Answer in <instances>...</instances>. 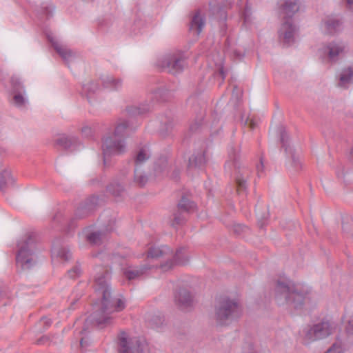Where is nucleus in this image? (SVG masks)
Returning <instances> with one entry per match:
<instances>
[{
	"instance_id": "nucleus-1",
	"label": "nucleus",
	"mask_w": 353,
	"mask_h": 353,
	"mask_svg": "<svg viewBox=\"0 0 353 353\" xmlns=\"http://www.w3.org/2000/svg\"><path fill=\"white\" fill-rule=\"evenodd\" d=\"M110 279V273L104 272L99 273L95 277L94 288L102 300L100 305L96 304V311L92 314L91 320L99 326H105L110 323L112 314L116 312H120L125 307V301L123 299H111L108 281Z\"/></svg>"
},
{
	"instance_id": "nucleus-2",
	"label": "nucleus",
	"mask_w": 353,
	"mask_h": 353,
	"mask_svg": "<svg viewBox=\"0 0 353 353\" xmlns=\"http://www.w3.org/2000/svg\"><path fill=\"white\" fill-rule=\"evenodd\" d=\"M273 296L279 305L302 309L311 289L305 284L296 283L285 273H279L274 281Z\"/></svg>"
},
{
	"instance_id": "nucleus-3",
	"label": "nucleus",
	"mask_w": 353,
	"mask_h": 353,
	"mask_svg": "<svg viewBox=\"0 0 353 353\" xmlns=\"http://www.w3.org/2000/svg\"><path fill=\"white\" fill-rule=\"evenodd\" d=\"M16 261L19 265H34L43 262V257L34 249L35 236L33 233H27L17 243Z\"/></svg>"
},
{
	"instance_id": "nucleus-4",
	"label": "nucleus",
	"mask_w": 353,
	"mask_h": 353,
	"mask_svg": "<svg viewBox=\"0 0 353 353\" xmlns=\"http://www.w3.org/2000/svg\"><path fill=\"white\" fill-rule=\"evenodd\" d=\"M242 314L239 303L232 299L224 297L216 303L214 309L215 319L218 324L226 325L238 319Z\"/></svg>"
},
{
	"instance_id": "nucleus-5",
	"label": "nucleus",
	"mask_w": 353,
	"mask_h": 353,
	"mask_svg": "<svg viewBox=\"0 0 353 353\" xmlns=\"http://www.w3.org/2000/svg\"><path fill=\"white\" fill-rule=\"evenodd\" d=\"M103 164L108 165V158L114 155H122L127 152L128 145L124 138L108 134L103 137L101 144Z\"/></svg>"
},
{
	"instance_id": "nucleus-6",
	"label": "nucleus",
	"mask_w": 353,
	"mask_h": 353,
	"mask_svg": "<svg viewBox=\"0 0 353 353\" xmlns=\"http://www.w3.org/2000/svg\"><path fill=\"white\" fill-rule=\"evenodd\" d=\"M230 161L225 164V168L230 169L232 165L235 169V181L238 193L244 192L247 189V180L250 176V170L246 167L240 166L239 162V150L232 148L229 152Z\"/></svg>"
},
{
	"instance_id": "nucleus-7",
	"label": "nucleus",
	"mask_w": 353,
	"mask_h": 353,
	"mask_svg": "<svg viewBox=\"0 0 353 353\" xmlns=\"http://www.w3.org/2000/svg\"><path fill=\"white\" fill-rule=\"evenodd\" d=\"M185 65V57L181 52L168 54L160 61L161 67L173 74L181 72Z\"/></svg>"
},
{
	"instance_id": "nucleus-8",
	"label": "nucleus",
	"mask_w": 353,
	"mask_h": 353,
	"mask_svg": "<svg viewBox=\"0 0 353 353\" xmlns=\"http://www.w3.org/2000/svg\"><path fill=\"white\" fill-rule=\"evenodd\" d=\"M152 157V151L148 143H140L134 150V170L141 171Z\"/></svg>"
},
{
	"instance_id": "nucleus-9",
	"label": "nucleus",
	"mask_w": 353,
	"mask_h": 353,
	"mask_svg": "<svg viewBox=\"0 0 353 353\" xmlns=\"http://www.w3.org/2000/svg\"><path fill=\"white\" fill-rule=\"evenodd\" d=\"M331 334V326L329 322L322 321L307 328L305 332V339L310 341L326 338Z\"/></svg>"
},
{
	"instance_id": "nucleus-10",
	"label": "nucleus",
	"mask_w": 353,
	"mask_h": 353,
	"mask_svg": "<svg viewBox=\"0 0 353 353\" xmlns=\"http://www.w3.org/2000/svg\"><path fill=\"white\" fill-rule=\"evenodd\" d=\"M297 28L290 19H283L278 30L279 39L284 44L290 46L294 42V35Z\"/></svg>"
},
{
	"instance_id": "nucleus-11",
	"label": "nucleus",
	"mask_w": 353,
	"mask_h": 353,
	"mask_svg": "<svg viewBox=\"0 0 353 353\" xmlns=\"http://www.w3.org/2000/svg\"><path fill=\"white\" fill-rule=\"evenodd\" d=\"M345 45L341 41L332 42L319 50L320 57L327 61H336L340 54L343 53Z\"/></svg>"
},
{
	"instance_id": "nucleus-12",
	"label": "nucleus",
	"mask_w": 353,
	"mask_h": 353,
	"mask_svg": "<svg viewBox=\"0 0 353 353\" xmlns=\"http://www.w3.org/2000/svg\"><path fill=\"white\" fill-rule=\"evenodd\" d=\"M278 6L279 14L283 19H292L294 14L299 10V0H280Z\"/></svg>"
},
{
	"instance_id": "nucleus-13",
	"label": "nucleus",
	"mask_w": 353,
	"mask_h": 353,
	"mask_svg": "<svg viewBox=\"0 0 353 353\" xmlns=\"http://www.w3.org/2000/svg\"><path fill=\"white\" fill-rule=\"evenodd\" d=\"M127 172L121 170L119 174V179L113 181L109 184L106 190L114 197H123L125 194V178Z\"/></svg>"
},
{
	"instance_id": "nucleus-14",
	"label": "nucleus",
	"mask_w": 353,
	"mask_h": 353,
	"mask_svg": "<svg viewBox=\"0 0 353 353\" xmlns=\"http://www.w3.org/2000/svg\"><path fill=\"white\" fill-rule=\"evenodd\" d=\"M48 39L52 44L55 51L59 54V55L62 58V59L65 63H68L74 59V53L65 45L62 44L56 39H54L52 36L50 35H48Z\"/></svg>"
},
{
	"instance_id": "nucleus-15",
	"label": "nucleus",
	"mask_w": 353,
	"mask_h": 353,
	"mask_svg": "<svg viewBox=\"0 0 353 353\" xmlns=\"http://www.w3.org/2000/svg\"><path fill=\"white\" fill-rule=\"evenodd\" d=\"M99 204V197L92 196L87 199L76 210V219H81L88 216Z\"/></svg>"
},
{
	"instance_id": "nucleus-16",
	"label": "nucleus",
	"mask_w": 353,
	"mask_h": 353,
	"mask_svg": "<svg viewBox=\"0 0 353 353\" xmlns=\"http://www.w3.org/2000/svg\"><path fill=\"white\" fill-rule=\"evenodd\" d=\"M174 302L181 310H186L192 305L193 296L188 289L181 288L174 294Z\"/></svg>"
},
{
	"instance_id": "nucleus-17",
	"label": "nucleus",
	"mask_w": 353,
	"mask_h": 353,
	"mask_svg": "<svg viewBox=\"0 0 353 353\" xmlns=\"http://www.w3.org/2000/svg\"><path fill=\"white\" fill-rule=\"evenodd\" d=\"M172 254V250L166 245L151 246L148 249L146 252L147 259L155 260L161 258H166L169 261L170 255Z\"/></svg>"
},
{
	"instance_id": "nucleus-18",
	"label": "nucleus",
	"mask_w": 353,
	"mask_h": 353,
	"mask_svg": "<svg viewBox=\"0 0 353 353\" xmlns=\"http://www.w3.org/2000/svg\"><path fill=\"white\" fill-rule=\"evenodd\" d=\"M279 132L282 147L284 148L285 152L290 155L292 160V165L295 169H299L301 167L299 157L295 154L294 151L291 148V147L288 143V137L285 128L283 126H281L279 128Z\"/></svg>"
},
{
	"instance_id": "nucleus-19",
	"label": "nucleus",
	"mask_w": 353,
	"mask_h": 353,
	"mask_svg": "<svg viewBox=\"0 0 353 353\" xmlns=\"http://www.w3.org/2000/svg\"><path fill=\"white\" fill-rule=\"evenodd\" d=\"M353 83V63L341 69L338 75L337 86L346 89Z\"/></svg>"
},
{
	"instance_id": "nucleus-20",
	"label": "nucleus",
	"mask_w": 353,
	"mask_h": 353,
	"mask_svg": "<svg viewBox=\"0 0 353 353\" xmlns=\"http://www.w3.org/2000/svg\"><path fill=\"white\" fill-rule=\"evenodd\" d=\"M112 226H108L101 229L89 232L86 234V240L92 245H100L107 237L109 232L112 230Z\"/></svg>"
},
{
	"instance_id": "nucleus-21",
	"label": "nucleus",
	"mask_w": 353,
	"mask_h": 353,
	"mask_svg": "<svg viewBox=\"0 0 353 353\" xmlns=\"http://www.w3.org/2000/svg\"><path fill=\"white\" fill-rule=\"evenodd\" d=\"M191 261V256L184 248H180L174 253L170 255V265H185Z\"/></svg>"
},
{
	"instance_id": "nucleus-22",
	"label": "nucleus",
	"mask_w": 353,
	"mask_h": 353,
	"mask_svg": "<svg viewBox=\"0 0 353 353\" xmlns=\"http://www.w3.org/2000/svg\"><path fill=\"white\" fill-rule=\"evenodd\" d=\"M118 353H132V342L130 334L121 332L118 336Z\"/></svg>"
},
{
	"instance_id": "nucleus-23",
	"label": "nucleus",
	"mask_w": 353,
	"mask_h": 353,
	"mask_svg": "<svg viewBox=\"0 0 353 353\" xmlns=\"http://www.w3.org/2000/svg\"><path fill=\"white\" fill-rule=\"evenodd\" d=\"M52 255V258L59 259L61 263H68L72 257L69 249L64 246H59L58 243H53Z\"/></svg>"
},
{
	"instance_id": "nucleus-24",
	"label": "nucleus",
	"mask_w": 353,
	"mask_h": 353,
	"mask_svg": "<svg viewBox=\"0 0 353 353\" xmlns=\"http://www.w3.org/2000/svg\"><path fill=\"white\" fill-rule=\"evenodd\" d=\"M137 269H134V279L143 274L150 272H165L170 271L172 266H136Z\"/></svg>"
},
{
	"instance_id": "nucleus-25",
	"label": "nucleus",
	"mask_w": 353,
	"mask_h": 353,
	"mask_svg": "<svg viewBox=\"0 0 353 353\" xmlns=\"http://www.w3.org/2000/svg\"><path fill=\"white\" fill-rule=\"evenodd\" d=\"M205 26V20L199 13L196 12L192 17L190 23V31L196 36H199Z\"/></svg>"
},
{
	"instance_id": "nucleus-26",
	"label": "nucleus",
	"mask_w": 353,
	"mask_h": 353,
	"mask_svg": "<svg viewBox=\"0 0 353 353\" xmlns=\"http://www.w3.org/2000/svg\"><path fill=\"white\" fill-rule=\"evenodd\" d=\"M55 143L64 149H69L76 147L79 143V140L75 136L62 134L56 139Z\"/></svg>"
},
{
	"instance_id": "nucleus-27",
	"label": "nucleus",
	"mask_w": 353,
	"mask_h": 353,
	"mask_svg": "<svg viewBox=\"0 0 353 353\" xmlns=\"http://www.w3.org/2000/svg\"><path fill=\"white\" fill-rule=\"evenodd\" d=\"M145 320L156 327H159L165 323L164 316L158 311L150 312L145 314Z\"/></svg>"
},
{
	"instance_id": "nucleus-28",
	"label": "nucleus",
	"mask_w": 353,
	"mask_h": 353,
	"mask_svg": "<svg viewBox=\"0 0 353 353\" xmlns=\"http://www.w3.org/2000/svg\"><path fill=\"white\" fill-rule=\"evenodd\" d=\"M325 32L328 34H334L341 29V22L336 18L329 17L324 21Z\"/></svg>"
},
{
	"instance_id": "nucleus-29",
	"label": "nucleus",
	"mask_w": 353,
	"mask_h": 353,
	"mask_svg": "<svg viewBox=\"0 0 353 353\" xmlns=\"http://www.w3.org/2000/svg\"><path fill=\"white\" fill-rule=\"evenodd\" d=\"M12 96L11 103L18 108H25L28 103L26 92H12Z\"/></svg>"
},
{
	"instance_id": "nucleus-30",
	"label": "nucleus",
	"mask_w": 353,
	"mask_h": 353,
	"mask_svg": "<svg viewBox=\"0 0 353 353\" xmlns=\"http://www.w3.org/2000/svg\"><path fill=\"white\" fill-rule=\"evenodd\" d=\"M130 130V121L123 120L120 121L116 126L113 135L124 138L125 140L126 139V137L129 134V132Z\"/></svg>"
},
{
	"instance_id": "nucleus-31",
	"label": "nucleus",
	"mask_w": 353,
	"mask_h": 353,
	"mask_svg": "<svg viewBox=\"0 0 353 353\" xmlns=\"http://www.w3.org/2000/svg\"><path fill=\"white\" fill-rule=\"evenodd\" d=\"M206 159L205 157L204 151L199 152L196 154H192L189 159L188 167L190 168H201L205 163Z\"/></svg>"
},
{
	"instance_id": "nucleus-32",
	"label": "nucleus",
	"mask_w": 353,
	"mask_h": 353,
	"mask_svg": "<svg viewBox=\"0 0 353 353\" xmlns=\"http://www.w3.org/2000/svg\"><path fill=\"white\" fill-rule=\"evenodd\" d=\"M101 79L104 87L112 90H118L122 85L120 79H115L110 75H103L101 77Z\"/></svg>"
},
{
	"instance_id": "nucleus-33",
	"label": "nucleus",
	"mask_w": 353,
	"mask_h": 353,
	"mask_svg": "<svg viewBox=\"0 0 353 353\" xmlns=\"http://www.w3.org/2000/svg\"><path fill=\"white\" fill-rule=\"evenodd\" d=\"M161 132L163 135H167L174 128L175 121L171 117H164L161 119Z\"/></svg>"
},
{
	"instance_id": "nucleus-34",
	"label": "nucleus",
	"mask_w": 353,
	"mask_h": 353,
	"mask_svg": "<svg viewBox=\"0 0 353 353\" xmlns=\"http://www.w3.org/2000/svg\"><path fill=\"white\" fill-rule=\"evenodd\" d=\"M14 179L10 170L5 168L0 172V190H3L9 184H12Z\"/></svg>"
},
{
	"instance_id": "nucleus-35",
	"label": "nucleus",
	"mask_w": 353,
	"mask_h": 353,
	"mask_svg": "<svg viewBox=\"0 0 353 353\" xmlns=\"http://www.w3.org/2000/svg\"><path fill=\"white\" fill-rule=\"evenodd\" d=\"M151 110V105L148 103H140L134 106V119L141 118Z\"/></svg>"
},
{
	"instance_id": "nucleus-36",
	"label": "nucleus",
	"mask_w": 353,
	"mask_h": 353,
	"mask_svg": "<svg viewBox=\"0 0 353 353\" xmlns=\"http://www.w3.org/2000/svg\"><path fill=\"white\" fill-rule=\"evenodd\" d=\"M11 93L12 92H24L25 87L21 79L17 75H13L10 79Z\"/></svg>"
},
{
	"instance_id": "nucleus-37",
	"label": "nucleus",
	"mask_w": 353,
	"mask_h": 353,
	"mask_svg": "<svg viewBox=\"0 0 353 353\" xmlns=\"http://www.w3.org/2000/svg\"><path fill=\"white\" fill-rule=\"evenodd\" d=\"M148 345L144 338H138L134 341V353H148Z\"/></svg>"
},
{
	"instance_id": "nucleus-38",
	"label": "nucleus",
	"mask_w": 353,
	"mask_h": 353,
	"mask_svg": "<svg viewBox=\"0 0 353 353\" xmlns=\"http://www.w3.org/2000/svg\"><path fill=\"white\" fill-rule=\"evenodd\" d=\"M148 180V175L144 172V168L141 171H135L134 170V182L137 183L140 187L144 186Z\"/></svg>"
},
{
	"instance_id": "nucleus-39",
	"label": "nucleus",
	"mask_w": 353,
	"mask_h": 353,
	"mask_svg": "<svg viewBox=\"0 0 353 353\" xmlns=\"http://www.w3.org/2000/svg\"><path fill=\"white\" fill-rule=\"evenodd\" d=\"M342 230L343 233L351 234L353 230L352 218L349 215L342 217Z\"/></svg>"
},
{
	"instance_id": "nucleus-40",
	"label": "nucleus",
	"mask_w": 353,
	"mask_h": 353,
	"mask_svg": "<svg viewBox=\"0 0 353 353\" xmlns=\"http://www.w3.org/2000/svg\"><path fill=\"white\" fill-rule=\"evenodd\" d=\"M194 207V204L193 202L190 201L185 196H182L181 199L178 203V209L179 210L188 212Z\"/></svg>"
},
{
	"instance_id": "nucleus-41",
	"label": "nucleus",
	"mask_w": 353,
	"mask_h": 353,
	"mask_svg": "<svg viewBox=\"0 0 353 353\" xmlns=\"http://www.w3.org/2000/svg\"><path fill=\"white\" fill-rule=\"evenodd\" d=\"M185 212L177 210L173 213V218L170 220V225L173 228L181 225L185 221L183 213Z\"/></svg>"
},
{
	"instance_id": "nucleus-42",
	"label": "nucleus",
	"mask_w": 353,
	"mask_h": 353,
	"mask_svg": "<svg viewBox=\"0 0 353 353\" xmlns=\"http://www.w3.org/2000/svg\"><path fill=\"white\" fill-rule=\"evenodd\" d=\"M99 89V85L94 81H90L83 85V91L87 94H92Z\"/></svg>"
},
{
	"instance_id": "nucleus-43",
	"label": "nucleus",
	"mask_w": 353,
	"mask_h": 353,
	"mask_svg": "<svg viewBox=\"0 0 353 353\" xmlns=\"http://www.w3.org/2000/svg\"><path fill=\"white\" fill-rule=\"evenodd\" d=\"M54 10V8L52 5L43 3L41 6L40 10L38 11V14H45L47 18H49L52 15Z\"/></svg>"
},
{
	"instance_id": "nucleus-44",
	"label": "nucleus",
	"mask_w": 353,
	"mask_h": 353,
	"mask_svg": "<svg viewBox=\"0 0 353 353\" xmlns=\"http://www.w3.org/2000/svg\"><path fill=\"white\" fill-rule=\"evenodd\" d=\"M203 116L196 119L192 123L190 124L189 130L192 133L198 132L202 127Z\"/></svg>"
},
{
	"instance_id": "nucleus-45",
	"label": "nucleus",
	"mask_w": 353,
	"mask_h": 353,
	"mask_svg": "<svg viewBox=\"0 0 353 353\" xmlns=\"http://www.w3.org/2000/svg\"><path fill=\"white\" fill-rule=\"evenodd\" d=\"M325 353H343V348L340 344L334 343Z\"/></svg>"
},
{
	"instance_id": "nucleus-46",
	"label": "nucleus",
	"mask_w": 353,
	"mask_h": 353,
	"mask_svg": "<svg viewBox=\"0 0 353 353\" xmlns=\"http://www.w3.org/2000/svg\"><path fill=\"white\" fill-rule=\"evenodd\" d=\"M247 230L248 228L245 225L241 224H234L233 226V232L237 235H241Z\"/></svg>"
},
{
	"instance_id": "nucleus-47",
	"label": "nucleus",
	"mask_w": 353,
	"mask_h": 353,
	"mask_svg": "<svg viewBox=\"0 0 353 353\" xmlns=\"http://www.w3.org/2000/svg\"><path fill=\"white\" fill-rule=\"evenodd\" d=\"M251 10L246 7L243 14V22L245 24H248L250 22Z\"/></svg>"
},
{
	"instance_id": "nucleus-48",
	"label": "nucleus",
	"mask_w": 353,
	"mask_h": 353,
	"mask_svg": "<svg viewBox=\"0 0 353 353\" xmlns=\"http://www.w3.org/2000/svg\"><path fill=\"white\" fill-rule=\"evenodd\" d=\"M81 132L85 137H89L92 134V130L91 127L88 125H84L81 128Z\"/></svg>"
},
{
	"instance_id": "nucleus-49",
	"label": "nucleus",
	"mask_w": 353,
	"mask_h": 353,
	"mask_svg": "<svg viewBox=\"0 0 353 353\" xmlns=\"http://www.w3.org/2000/svg\"><path fill=\"white\" fill-rule=\"evenodd\" d=\"M80 269L77 266H74L70 270H69L68 274L70 277L74 278L76 276L80 274Z\"/></svg>"
},
{
	"instance_id": "nucleus-50",
	"label": "nucleus",
	"mask_w": 353,
	"mask_h": 353,
	"mask_svg": "<svg viewBox=\"0 0 353 353\" xmlns=\"http://www.w3.org/2000/svg\"><path fill=\"white\" fill-rule=\"evenodd\" d=\"M256 173H257L258 176L261 177V174L263 172V169H264V165H263V162L262 159H260V163L258 165H256Z\"/></svg>"
},
{
	"instance_id": "nucleus-51",
	"label": "nucleus",
	"mask_w": 353,
	"mask_h": 353,
	"mask_svg": "<svg viewBox=\"0 0 353 353\" xmlns=\"http://www.w3.org/2000/svg\"><path fill=\"white\" fill-rule=\"evenodd\" d=\"M346 330L349 334H353V319L349 321Z\"/></svg>"
},
{
	"instance_id": "nucleus-52",
	"label": "nucleus",
	"mask_w": 353,
	"mask_h": 353,
	"mask_svg": "<svg viewBox=\"0 0 353 353\" xmlns=\"http://www.w3.org/2000/svg\"><path fill=\"white\" fill-rule=\"evenodd\" d=\"M125 276L129 280L131 281L132 279V272L130 270H125L123 272Z\"/></svg>"
},
{
	"instance_id": "nucleus-53",
	"label": "nucleus",
	"mask_w": 353,
	"mask_h": 353,
	"mask_svg": "<svg viewBox=\"0 0 353 353\" xmlns=\"http://www.w3.org/2000/svg\"><path fill=\"white\" fill-rule=\"evenodd\" d=\"M245 124L246 125H248L249 127L251 128V129H254L255 127H256V123L255 122H254L252 120H250V119H247L245 121Z\"/></svg>"
},
{
	"instance_id": "nucleus-54",
	"label": "nucleus",
	"mask_w": 353,
	"mask_h": 353,
	"mask_svg": "<svg viewBox=\"0 0 353 353\" xmlns=\"http://www.w3.org/2000/svg\"><path fill=\"white\" fill-rule=\"evenodd\" d=\"M41 321L46 324L47 326H49L50 324H51V321L50 319H48V318H43L42 319Z\"/></svg>"
},
{
	"instance_id": "nucleus-55",
	"label": "nucleus",
	"mask_w": 353,
	"mask_h": 353,
	"mask_svg": "<svg viewBox=\"0 0 353 353\" xmlns=\"http://www.w3.org/2000/svg\"><path fill=\"white\" fill-rule=\"evenodd\" d=\"M347 3L350 8H353V0H347Z\"/></svg>"
},
{
	"instance_id": "nucleus-56",
	"label": "nucleus",
	"mask_w": 353,
	"mask_h": 353,
	"mask_svg": "<svg viewBox=\"0 0 353 353\" xmlns=\"http://www.w3.org/2000/svg\"><path fill=\"white\" fill-rule=\"evenodd\" d=\"M112 257V263H117V258H119V256L118 255H117V254H114Z\"/></svg>"
},
{
	"instance_id": "nucleus-57",
	"label": "nucleus",
	"mask_w": 353,
	"mask_h": 353,
	"mask_svg": "<svg viewBox=\"0 0 353 353\" xmlns=\"http://www.w3.org/2000/svg\"><path fill=\"white\" fill-rule=\"evenodd\" d=\"M164 91H165L164 89H159L156 92V94H161Z\"/></svg>"
},
{
	"instance_id": "nucleus-58",
	"label": "nucleus",
	"mask_w": 353,
	"mask_h": 353,
	"mask_svg": "<svg viewBox=\"0 0 353 353\" xmlns=\"http://www.w3.org/2000/svg\"><path fill=\"white\" fill-rule=\"evenodd\" d=\"M220 74L222 75L223 79L225 78L224 72L223 68L220 69Z\"/></svg>"
},
{
	"instance_id": "nucleus-59",
	"label": "nucleus",
	"mask_w": 353,
	"mask_h": 353,
	"mask_svg": "<svg viewBox=\"0 0 353 353\" xmlns=\"http://www.w3.org/2000/svg\"><path fill=\"white\" fill-rule=\"evenodd\" d=\"M236 91H238V90H237V87H236V86H234V89H233V91H232V95H233V96L234 95V94H235V92H236Z\"/></svg>"
},
{
	"instance_id": "nucleus-60",
	"label": "nucleus",
	"mask_w": 353,
	"mask_h": 353,
	"mask_svg": "<svg viewBox=\"0 0 353 353\" xmlns=\"http://www.w3.org/2000/svg\"><path fill=\"white\" fill-rule=\"evenodd\" d=\"M351 154H352V156L353 157V148H352V150H351Z\"/></svg>"
},
{
	"instance_id": "nucleus-61",
	"label": "nucleus",
	"mask_w": 353,
	"mask_h": 353,
	"mask_svg": "<svg viewBox=\"0 0 353 353\" xmlns=\"http://www.w3.org/2000/svg\"><path fill=\"white\" fill-rule=\"evenodd\" d=\"M80 343H81V345H83V339H81Z\"/></svg>"
},
{
	"instance_id": "nucleus-62",
	"label": "nucleus",
	"mask_w": 353,
	"mask_h": 353,
	"mask_svg": "<svg viewBox=\"0 0 353 353\" xmlns=\"http://www.w3.org/2000/svg\"><path fill=\"white\" fill-rule=\"evenodd\" d=\"M42 340H43V339L39 340V341H38V342H39V343H42Z\"/></svg>"
},
{
	"instance_id": "nucleus-63",
	"label": "nucleus",
	"mask_w": 353,
	"mask_h": 353,
	"mask_svg": "<svg viewBox=\"0 0 353 353\" xmlns=\"http://www.w3.org/2000/svg\"><path fill=\"white\" fill-rule=\"evenodd\" d=\"M236 56H237L238 57H241L239 54H236Z\"/></svg>"
}]
</instances>
